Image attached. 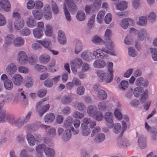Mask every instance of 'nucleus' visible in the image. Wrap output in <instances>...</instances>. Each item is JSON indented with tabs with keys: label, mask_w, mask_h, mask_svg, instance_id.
<instances>
[{
	"label": "nucleus",
	"mask_w": 157,
	"mask_h": 157,
	"mask_svg": "<svg viewBox=\"0 0 157 157\" xmlns=\"http://www.w3.org/2000/svg\"><path fill=\"white\" fill-rule=\"evenodd\" d=\"M24 128L28 132L36 131L38 129L37 126L34 124H26L24 127Z\"/></svg>",
	"instance_id": "nucleus-24"
},
{
	"label": "nucleus",
	"mask_w": 157,
	"mask_h": 157,
	"mask_svg": "<svg viewBox=\"0 0 157 157\" xmlns=\"http://www.w3.org/2000/svg\"><path fill=\"white\" fill-rule=\"evenodd\" d=\"M39 60L41 63H46L50 61V57L46 54H44L40 56Z\"/></svg>",
	"instance_id": "nucleus-25"
},
{
	"label": "nucleus",
	"mask_w": 157,
	"mask_h": 157,
	"mask_svg": "<svg viewBox=\"0 0 157 157\" xmlns=\"http://www.w3.org/2000/svg\"><path fill=\"white\" fill-rule=\"evenodd\" d=\"M107 107V103L104 101L99 102L98 105V109L101 111H105Z\"/></svg>",
	"instance_id": "nucleus-50"
},
{
	"label": "nucleus",
	"mask_w": 157,
	"mask_h": 157,
	"mask_svg": "<svg viewBox=\"0 0 157 157\" xmlns=\"http://www.w3.org/2000/svg\"><path fill=\"white\" fill-rule=\"evenodd\" d=\"M91 53L90 51L85 50L82 53L81 57L84 60L87 62L90 61L93 59Z\"/></svg>",
	"instance_id": "nucleus-12"
},
{
	"label": "nucleus",
	"mask_w": 157,
	"mask_h": 157,
	"mask_svg": "<svg viewBox=\"0 0 157 157\" xmlns=\"http://www.w3.org/2000/svg\"><path fill=\"white\" fill-rule=\"evenodd\" d=\"M97 50L99 51V55L100 58L101 59H104L105 57L108 56L109 54V51L106 50L105 48L102 49H97Z\"/></svg>",
	"instance_id": "nucleus-34"
},
{
	"label": "nucleus",
	"mask_w": 157,
	"mask_h": 157,
	"mask_svg": "<svg viewBox=\"0 0 157 157\" xmlns=\"http://www.w3.org/2000/svg\"><path fill=\"white\" fill-rule=\"evenodd\" d=\"M151 51L152 59L155 61H157V50L156 48H151Z\"/></svg>",
	"instance_id": "nucleus-61"
},
{
	"label": "nucleus",
	"mask_w": 157,
	"mask_h": 157,
	"mask_svg": "<svg viewBox=\"0 0 157 157\" xmlns=\"http://www.w3.org/2000/svg\"><path fill=\"white\" fill-rule=\"evenodd\" d=\"M25 123L23 120V118L20 117L16 120L15 125L19 128H21Z\"/></svg>",
	"instance_id": "nucleus-44"
},
{
	"label": "nucleus",
	"mask_w": 157,
	"mask_h": 157,
	"mask_svg": "<svg viewBox=\"0 0 157 157\" xmlns=\"http://www.w3.org/2000/svg\"><path fill=\"white\" fill-rule=\"evenodd\" d=\"M45 27L46 29L44 31L45 34L47 36H51L52 34V27L48 24L46 25Z\"/></svg>",
	"instance_id": "nucleus-49"
},
{
	"label": "nucleus",
	"mask_w": 157,
	"mask_h": 157,
	"mask_svg": "<svg viewBox=\"0 0 157 157\" xmlns=\"http://www.w3.org/2000/svg\"><path fill=\"white\" fill-rule=\"evenodd\" d=\"M38 42L41 44V45L46 48L48 49L50 48L51 42L48 39H44L43 40H39Z\"/></svg>",
	"instance_id": "nucleus-32"
},
{
	"label": "nucleus",
	"mask_w": 157,
	"mask_h": 157,
	"mask_svg": "<svg viewBox=\"0 0 157 157\" xmlns=\"http://www.w3.org/2000/svg\"><path fill=\"white\" fill-rule=\"evenodd\" d=\"M148 17L149 21L151 23L154 22L156 19V15L153 12H151L148 14Z\"/></svg>",
	"instance_id": "nucleus-53"
},
{
	"label": "nucleus",
	"mask_w": 157,
	"mask_h": 157,
	"mask_svg": "<svg viewBox=\"0 0 157 157\" xmlns=\"http://www.w3.org/2000/svg\"><path fill=\"white\" fill-rule=\"evenodd\" d=\"M117 146L121 148H124L129 145L128 141L126 139L119 138L117 140Z\"/></svg>",
	"instance_id": "nucleus-13"
},
{
	"label": "nucleus",
	"mask_w": 157,
	"mask_h": 157,
	"mask_svg": "<svg viewBox=\"0 0 157 157\" xmlns=\"http://www.w3.org/2000/svg\"><path fill=\"white\" fill-rule=\"evenodd\" d=\"M8 118L5 111H1L0 112V123L5 122L6 121V118Z\"/></svg>",
	"instance_id": "nucleus-56"
},
{
	"label": "nucleus",
	"mask_w": 157,
	"mask_h": 157,
	"mask_svg": "<svg viewBox=\"0 0 157 157\" xmlns=\"http://www.w3.org/2000/svg\"><path fill=\"white\" fill-rule=\"evenodd\" d=\"M105 138V136L103 133H99L96 135L94 140V142L99 143L103 141Z\"/></svg>",
	"instance_id": "nucleus-26"
},
{
	"label": "nucleus",
	"mask_w": 157,
	"mask_h": 157,
	"mask_svg": "<svg viewBox=\"0 0 157 157\" xmlns=\"http://www.w3.org/2000/svg\"><path fill=\"white\" fill-rule=\"evenodd\" d=\"M127 3L126 2L122 1L116 5V7L117 10H122L126 9L127 7Z\"/></svg>",
	"instance_id": "nucleus-38"
},
{
	"label": "nucleus",
	"mask_w": 157,
	"mask_h": 157,
	"mask_svg": "<svg viewBox=\"0 0 157 157\" xmlns=\"http://www.w3.org/2000/svg\"><path fill=\"white\" fill-rule=\"evenodd\" d=\"M58 40L60 44H64L66 43V40L63 32L61 30H59L58 32Z\"/></svg>",
	"instance_id": "nucleus-11"
},
{
	"label": "nucleus",
	"mask_w": 157,
	"mask_h": 157,
	"mask_svg": "<svg viewBox=\"0 0 157 157\" xmlns=\"http://www.w3.org/2000/svg\"><path fill=\"white\" fill-rule=\"evenodd\" d=\"M63 10L64 14L67 20L69 22L71 21V17L66 6H64Z\"/></svg>",
	"instance_id": "nucleus-55"
},
{
	"label": "nucleus",
	"mask_w": 157,
	"mask_h": 157,
	"mask_svg": "<svg viewBox=\"0 0 157 157\" xmlns=\"http://www.w3.org/2000/svg\"><path fill=\"white\" fill-rule=\"evenodd\" d=\"M145 128L148 132L152 134L151 136V140L153 141L156 140L157 134V130L155 128H151L147 122H146L145 123Z\"/></svg>",
	"instance_id": "nucleus-8"
},
{
	"label": "nucleus",
	"mask_w": 157,
	"mask_h": 157,
	"mask_svg": "<svg viewBox=\"0 0 157 157\" xmlns=\"http://www.w3.org/2000/svg\"><path fill=\"white\" fill-rule=\"evenodd\" d=\"M32 13L34 18L36 20H40L41 19L42 17V13L39 12L38 10H33Z\"/></svg>",
	"instance_id": "nucleus-43"
},
{
	"label": "nucleus",
	"mask_w": 157,
	"mask_h": 157,
	"mask_svg": "<svg viewBox=\"0 0 157 157\" xmlns=\"http://www.w3.org/2000/svg\"><path fill=\"white\" fill-rule=\"evenodd\" d=\"M113 132L116 134H119L120 137L122 136L123 134H121V127L120 123H116L113 125Z\"/></svg>",
	"instance_id": "nucleus-15"
},
{
	"label": "nucleus",
	"mask_w": 157,
	"mask_h": 157,
	"mask_svg": "<svg viewBox=\"0 0 157 157\" xmlns=\"http://www.w3.org/2000/svg\"><path fill=\"white\" fill-rule=\"evenodd\" d=\"M44 16L45 18L47 20L50 19L52 17V14L50 11V5L46 4L44 8Z\"/></svg>",
	"instance_id": "nucleus-9"
},
{
	"label": "nucleus",
	"mask_w": 157,
	"mask_h": 157,
	"mask_svg": "<svg viewBox=\"0 0 157 157\" xmlns=\"http://www.w3.org/2000/svg\"><path fill=\"white\" fill-rule=\"evenodd\" d=\"M95 73L98 77L99 81L100 82H105L107 83H109L113 80V75L112 74H109V75L107 72L100 70L96 71Z\"/></svg>",
	"instance_id": "nucleus-1"
},
{
	"label": "nucleus",
	"mask_w": 157,
	"mask_h": 157,
	"mask_svg": "<svg viewBox=\"0 0 157 157\" xmlns=\"http://www.w3.org/2000/svg\"><path fill=\"white\" fill-rule=\"evenodd\" d=\"M35 22L32 16H30L27 20L26 25L30 28H33L35 25Z\"/></svg>",
	"instance_id": "nucleus-48"
},
{
	"label": "nucleus",
	"mask_w": 157,
	"mask_h": 157,
	"mask_svg": "<svg viewBox=\"0 0 157 157\" xmlns=\"http://www.w3.org/2000/svg\"><path fill=\"white\" fill-rule=\"evenodd\" d=\"M24 21L23 18L15 20L14 22V26L15 29L20 30L24 26Z\"/></svg>",
	"instance_id": "nucleus-10"
},
{
	"label": "nucleus",
	"mask_w": 157,
	"mask_h": 157,
	"mask_svg": "<svg viewBox=\"0 0 157 157\" xmlns=\"http://www.w3.org/2000/svg\"><path fill=\"white\" fill-rule=\"evenodd\" d=\"M136 24L139 25L144 26L147 24V17L145 16H142L138 18V21Z\"/></svg>",
	"instance_id": "nucleus-18"
},
{
	"label": "nucleus",
	"mask_w": 157,
	"mask_h": 157,
	"mask_svg": "<svg viewBox=\"0 0 157 157\" xmlns=\"http://www.w3.org/2000/svg\"><path fill=\"white\" fill-rule=\"evenodd\" d=\"M136 84L137 86H143L145 87L148 85V82L146 80H144L143 78L140 77L136 80Z\"/></svg>",
	"instance_id": "nucleus-22"
},
{
	"label": "nucleus",
	"mask_w": 157,
	"mask_h": 157,
	"mask_svg": "<svg viewBox=\"0 0 157 157\" xmlns=\"http://www.w3.org/2000/svg\"><path fill=\"white\" fill-rule=\"evenodd\" d=\"M81 128V134L83 136H87L90 133V128H88L87 125H86L84 124H82Z\"/></svg>",
	"instance_id": "nucleus-21"
},
{
	"label": "nucleus",
	"mask_w": 157,
	"mask_h": 157,
	"mask_svg": "<svg viewBox=\"0 0 157 157\" xmlns=\"http://www.w3.org/2000/svg\"><path fill=\"white\" fill-rule=\"evenodd\" d=\"M17 69L16 66L14 63H13L8 64L6 68L7 72L10 75L14 73Z\"/></svg>",
	"instance_id": "nucleus-19"
},
{
	"label": "nucleus",
	"mask_w": 157,
	"mask_h": 157,
	"mask_svg": "<svg viewBox=\"0 0 157 157\" xmlns=\"http://www.w3.org/2000/svg\"><path fill=\"white\" fill-rule=\"evenodd\" d=\"M49 108L50 105L49 104L42 106H41V105H39L37 107H36V105L35 110L36 112L38 113L39 116L41 117L49 109Z\"/></svg>",
	"instance_id": "nucleus-5"
},
{
	"label": "nucleus",
	"mask_w": 157,
	"mask_h": 157,
	"mask_svg": "<svg viewBox=\"0 0 157 157\" xmlns=\"http://www.w3.org/2000/svg\"><path fill=\"white\" fill-rule=\"evenodd\" d=\"M44 152L47 157H54V156L55 151L53 149L46 147L44 149Z\"/></svg>",
	"instance_id": "nucleus-31"
},
{
	"label": "nucleus",
	"mask_w": 157,
	"mask_h": 157,
	"mask_svg": "<svg viewBox=\"0 0 157 157\" xmlns=\"http://www.w3.org/2000/svg\"><path fill=\"white\" fill-rule=\"evenodd\" d=\"M24 42V40L21 37H18L14 39L13 44L15 46L19 47L22 46Z\"/></svg>",
	"instance_id": "nucleus-27"
},
{
	"label": "nucleus",
	"mask_w": 157,
	"mask_h": 157,
	"mask_svg": "<svg viewBox=\"0 0 157 157\" xmlns=\"http://www.w3.org/2000/svg\"><path fill=\"white\" fill-rule=\"evenodd\" d=\"M105 45L106 47L109 50H112L113 48V44L111 40H106Z\"/></svg>",
	"instance_id": "nucleus-63"
},
{
	"label": "nucleus",
	"mask_w": 157,
	"mask_h": 157,
	"mask_svg": "<svg viewBox=\"0 0 157 157\" xmlns=\"http://www.w3.org/2000/svg\"><path fill=\"white\" fill-rule=\"evenodd\" d=\"M138 143L139 146L140 148L143 149L146 147V138L143 136L139 137Z\"/></svg>",
	"instance_id": "nucleus-33"
},
{
	"label": "nucleus",
	"mask_w": 157,
	"mask_h": 157,
	"mask_svg": "<svg viewBox=\"0 0 157 157\" xmlns=\"http://www.w3.org/2000/svg\"><path fill=\"white\" fill-rule=\"evenodd\" d=\"M105 11L103 10H100L98 13L97 17V21L98 22L101 23L104 18Z\"/></svg>",
	"instance_id": "nucleus-42"
},
{
	"label": "nucleus",
	"mask_w": 157,
	"mask_h": 157,
	"mask_svg": "<svg viewBox=\"0 0 157 157\" xmlns=\"http://www.w3.org/2000/svg\"><path fill=\"white\" fill-rule=\"evenodd\" d=\"M82 63V61L80 58H75L72 59L70 62L71 65L74 66L77 68H80L81 67Z\"/></svg>",
	"instance_id": "nucleus-23"
},
{
	"label": "nucleus",
	"mask_w": 157,
	"mask_h": 157,
	"mask_svg": "<svg viewBox=\"0 0 157 157\" xmlns=\"http://www.w3.org/2000/svg\"><path fill=\"white\" fill-rule=\"evenodd\" d=\"M22 79V77L19 74H16L12 78V81L13 83L17 86H19L21 84Z\"/></svg>",
	"instance_id": "nucleus-14"
},
{
	"label": "nucleus",
	"mask_w": 157,
	"mask_h": 157,
	"mask_svg": "<svg viewBox=\"0 0 157 157\" xmlns=\"http://www.w3.org/2000/svg\"><path fill=\"white\" fill-rule=\"evenodd\" d=\"M105 65V63L103 60L98 59L95 60L93 64L94 67L97 68H101Z\"/></svg>",
	"instance_id": "nucleus-17"
},
{
	"label": "nucleus",
	"mask_w": 157,
	"mask_h": 157,
	"mask_svg": "<svg viewBox=\"0 0 157 157\" xmlns=\"http://www.w3.org/2000/svg\"><path fill=\"white\" fill-rule=\"evenodd\" d=\"M34 67L36 71L40 72H42L46 69V67L45 66L39 64H36Z\"/></svg>",
	"instance_id": "nucleus-62"
},
{
	"label": "nucleus",
	"mask_w": 157,
	"mask_h": 157,
	"mask_svg": "<svg viewBox=\"0 0 157 157\" xmlns=\"http://www.w3.org/2000/svg\"><path fill=\"white\" fill-rule=\"evenodd\" d=\"M114 115L117 119L120 120L122 118V115L120 112V109L116 108L114 111Z\"/></svg>",
	"instance_id": "nucleus-60"
},
{
	"label": "nucleus",
	"mask_w": 157,
	"mask_h": 157,
	"mask_svg": "<svg viewBox=\"0 0 157 157\" xmlns=\"http://www.w3.org/2000/svg\"><path fill=\"white\" fill-rule=\"evenodd\" d=\"M26 138L29 145L31 146H34L36 142L39 143V140L41 139V136L38 133H35L33 136L29 132L27 133Z\"/></svg>",
	"instance_id": "nucleus-2"
},
{
	"label": "nucleus",
	"mask_w": 157,
	"mask_h": 157,
	"mask_svg": "<svg viewBox=\"0 0 157 157\" xmlns=\"http://www.w3.org/2000/svg\"><path fill=\"white\" fill-rule=\"evenodd\" d=\"M4 86L5 89L8 90H11L13 87V83L10 79H7L4 82Z\"/></svg>",
	"instance_id": "nucleus-35"
},
{
	"label": "nucleus",
	"mask_w": 157,
	"mask_h": 157,
	"mask_svg": "<svg viewBox=\"0 0 157 157\" xmlns=\"http://www.w3.org/2000/svg\"><path fill=\"white\" fill-rule=\"evenodd\" d=\"M82 43L80 41H78L76 42L75 50V54H78L82 50Z\"/></svg>",
	"instance_id": "nucleus-41"
},
{
	"label": "nucleus",
	"mask_w": 157,
	"mask_h": 157,
	"mask_svg": "<svg viewBox=\"0 0 157 157\" xmlns=\"http://www.w3.org/2000/svg\"><path fill=\"white\" fill-rule=\"evenodd\" d=\"M128 83L127 81L122 80L119 85V88L123 90H125L128 86Z\"/></svg>",
	"instance_id": "nucleus-52"
},
{
	"label": "nucleus",
	"mask_w": 157,
	"mask_h": 157,
	"mask_svg": "<svg viewBox=\"0 0 157 157\" xmlns=\"http://www.w3.org/2000/svg\"><path fill=\"white\" fill-rule=\"evenodd\" d=\"M76 18L80 21L84 20L85 18V15L84 13L82 11H79L76 14Z\"/></svg>",
	"instance_id": "nucleus-47"
},
{
	"label": "nucleus",
	"mask_w": 157,
	"mask_h": 157,
	"mask_svg": "<svg viewBox=\"0 0 157 157\" xmlns=\"http://www.w3.org/2000/svg\"><path fill=\"white\" fill-rule=\"evenodd\" d=\"M14 36L11 34H9L6 36L5 38V42L7 45H9L13 42L14 40Z\"/></svg>",
	"instance_id": "nucleus-36"
},
{
	"label": "nucleus",
	"mask_w": 157,
	"mask_h": 157,
	"mask_svg": "<svg viewBox=\"0 0 157 157\" xmlns=\"http://www.w3.org/2000/svg\"><path fill=\"white\" fill-rule=\"evenodd\" d=\"M17 60L18 63L21 64L25 65L27 63L28 58L24 52L21 51L19 52L17 55Z\"/></svg>",
	"instance_id": "nucleus-4"
},
{
	"label": "nucleus",
	"mask_w": 157,
	"mask_h": 157,
	"mask_svg": "<svg viewBox=\"0 0 157 157\" xmlns=\"http://www.w3.org/2000/svg\"><path fill=\"white\" fill-rule=\"evenodd\" d=\"M97 111V108L94 105L89 106L87 109V114L90 116H93Z\"/></svg>",
	"instance_id": "nucleus-28"
},
{
	"label": "nucleus",
	"mask_w": 157,
	"mask_h": 157,
	"mask_svg": "<svg viewBox=\"0 0 157 157\" xmlns=\"http://www.w3.org/2000/svg\"><path fill=\"white\" fill-rule=\"evenodd\" d=\"M92 41L93 42L96 44H102L104 43V41L101 40L99 36H95L93 37Z\"/></svg>",
	"instance_id": "nucleus-54"
},
{
	"label": "nucleus",
	"mask_w": 157,
	"mask_h": 157,
	"mask_svg": "<svg viewBox=\"0 0 157 157\" xmlns=\"http://www.w3.org/2000/svg\"><path fill=\"white\" fill-rule=\"evenodd\" d=\"M143 88L141 87H137L134 89L133 91V94L135 97H139L141 96V99L140 102L141 103H143L144 102L143 100L146 99L148 97V91L147 90H145V91L142 92Z\"/></svg>",
	"instance_id": "nucleus-3"
},
{
	"label": "nucleus",
	"mask_w": 157,
	"mask_h": 157,
	"mask_svg": "<svg viewBox=\"0 0 157 157\" xmlns=\"http://www.w3.org/2000/svg\"><path fill=\"white\" fill-rule=\"evenodd\" d=\"M120 25L122 28L124 29H126L129 25V23L127 19H124L122 20L120 23Z\"/></svg>",
	"instance_id": "nucleus-58"
},
{
	"label": "nucleus",
	"mask_w": 157,
	"mask_h": 157,
	"mask_svg": "<svg viewBox=\"0 0 157 157\" xmlns=\"http://www.w3.org/2000/svg\"><path fill=\"white\" fill-rule=\"evenodd\" d=\"M33 84V79L30 77H28L24 82V86L27 88L32 87Z\"/></svg>",
	"instance_id": "nucleus-45"
},
{
	"label": "nucleus",
	"mask_w": 157,
	"mask_h": 157,
	"mask_svg": "<svg viewBox=\"0 0 157 157\" xmlns=\"http://www.w3.org/2000/svg\"><path fill=\"white\" fill-rule=\"evenodd\" d=\"M138 33V39L140 41H142L147 36L146 31L144 29L141 30Z\"/></svg>",
	"instance_id": "nucleus-40"
},
{
	"label": "nucleus",
	"mask_w": 157,
	"mask_h": 157,
	"mask_svg": "<svg viewBox=\"0 0 157 157\" xmlns=\"http://www.w3.org/2000/svg\"><path fill=\"white\" fill-rule=\"evenodd\" d=\"M33 33L35 37L38 39L42 37L43 34L42 30L41 29L38 28L34 29L33 30Z\"/></svg>",
	"instance_id": "nucleus-30"
},
{
	"label": "nucleus",
	"mask_w": 157,
	"mask_h": 157,
	"mask_svg": "<svg viewBox=\"0 0 157 157\" xmlns=\"http://www.w3.org/2000/svg\"><path fill=\"white\" fill-rule=\"evenodd\" d=\"M97 95L98 98L101 100H105L107 98L106 93L103 90H99L98 91Z\"/></svg>",
	"instance_id": "nucleus-37"
},
{
	"label": "nucleus",
	"mask_w": 157,
	"mask_h": 157,
	"mask_svg": "<svg viewBox=\"0 0 157 157\" xmlns=\"http://www.w3.org/2000/svg\"><path fill=\"white\" fill-rule=\"evenodd\" d=\"M72 116L74 118L81 119L84 117V115L83 113H81L77 111H76L73 113Z\"/></svg>",
	"instance_id": "nucleus-59"
},
{
	"label": "nucleus",
	"mask_w": 157,
	"mask_h": 157,
	"mask_svg": "<svg viewBox=\"0 0 157 157\" xmlns=\"http://www.w3.org/2000/svg\"><path fill=\"white\" fill-rule=\"evenodd\" d=\"M0 6L1 8L6 12H10L11 10V5L8 0L0 1Z\"/></svg>",
	"instance_id": "nucleus-7"
},
{
	"label": "nucleus",
	"mask_w": 157,
	"mask_h": 157,
	"mask_svg": "<svg viewBox=\"0 0 157 157\" xmlns=\"http://www.w3.org/2000/svg\"><path fill=\"white\" fill-rule=\"evenodd\" d=\"M96 15L93 14L90 17L88 21L87 25L90 29L94 26V24L95 19Z\"/></svg>",
	"instance_id": "nucleus-57"
},
{
	"label": "nucleus",
	"mask_w": 157,
	"mask_h": 157,
	"mask_svg": "<svg viewBox=\"0 0 157 157\" xmlns=\"http://www.w3.org/2000/svg\"><path fill=\"white\" fill-rule=\"evenodd\" d=\"M72 100V97L69 95H66L63 96L61 100L63 104L67 105L71 102Z\"/></svg>",
	"instance_id": "nucleus-29"
},
{
	"label": "nucleus",
	"mask_w": 157,
	"mask_h": 157,
	"mask_svg": "<svg viewBox=\"0 0 157 157\" xmlns=\"http://www.w3.org/2000/svg\"><path fill=\"white\" fill-rule=\"evenodd\" d=\"M35 5V2L32 0L28 1L27 3V7L29 10L33 9Z\"/></svg>",
	"instance_id": "nucleus-64"
},
{
	"label": "nucleus",
	"mask_w": 157,
	"mask_h": 157,
	"mask_svg": "<svg viewBox=\"0 0 157 157\" xmlns=\"http://www.w3.org/2000/svg\"><path fill=\"white\" fill-rule=\"evenodd\" d=\"M113 114L109 112H106L105 115V120L110 128H111L113 125Z\"/></svg>",
	"instance_id": "nucleus-6"
},
{
	"label": "nucleus",
	"mask_w": 157,
	"mask_h": 157,
	"mask_svg": "<svg viewBox=\"0 0 157 157\" xmlns=\"http://www.w3.org/2000/svg\"><path fill=\"white\" fill-rule=\"evenodd\" d=\"M55 115L53 113H49L46 114L44 116V121L46 124L52 122L55 119Z\"/></svg>",
	"instance_id": "nucleus-16"
},
{
	"label": "nucleus",
	"mask_w": 157,
	"mask_h": 157,
	"mask_svg": "<svg viewBox=\"0 0 157 157\" xmlns=\"http://www.w3.org/2000/svg\"><path fill=\"white\" fill-rule=\"evenodd\" d=\"M51 7L52 10L54 14H57L59 11L58 7L55 2L53 0L51 1Z\"/></svg>",
	"instance_id": "nucleus-46"
},
{
	"label": "nucleus",
	"mask_w": 157,
	"mask_h": 157,
	"mask_svg": "<svg viewBox=\"0 0 157 157\" xmlns=\"http://www.w3.org/2000/svg\"><path fill=\"white\" fill-rule=\"evenodd\" d=\"M69 9L71 14H75L77 11L78 8L76 5L74 3L72 2L70 5L68 4Z\"/></svg>",
	"instance_id": "nucleus-39"
},
{
	"label": "nucleus",
	"mask_w": 157,
	"mask_h": 157,
	"mask_svg": "<svg viewBox=\"0 0 157 157\" xmlns=\"http://www.w3.org/2000/svg\"><path fill=\"white\" fill-rule=\"evenodd\" d=\"M96 120L98 121L102 120L104 117L102 113L100 112L97 111L95 113L93 116Z\"/></svg>",
	"instance_id": "nucleus-51"
},
{
	"label": "nucleus",
	"mask_w": 157,
	"mask_h": 157,
	"mask_svg": "<svg viewBox=\"0 0 157 157\" xmlns=\"http://www.w3.org/2000/svg\"><path fill=\"white\" fill-rule=\"evenodd\" d=\"M71 137V131L70 129H66L62 136V139L65 142L69 140Z\"/></svg>",
	"instance_id": "nucleus-20"
}]
</instances>
